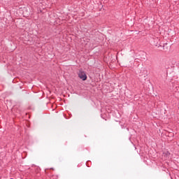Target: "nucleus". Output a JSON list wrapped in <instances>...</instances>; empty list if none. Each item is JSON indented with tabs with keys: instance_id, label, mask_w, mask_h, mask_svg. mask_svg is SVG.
<instances>
[{
	"instance_id": "1",
	"label": "nucleus",
	"mask_w": 179,
	"mask_h": 179,
	"mask_svg": "<svg viewBox=\"0 0 179 179\" xmlns=\"http://www.w3.org/2000/svg\"><path fill=\"white\" fill-rule=\"evenodd\" d=\"M78 78L82 79V80H86L87 79V76H86V73L82 70H80L78 72Z\"/></svg>"
},
{
	"instance_id": "2",
	"label": "nucleus",
	"mask_w": 179,
	"mask_h": 179,
	"mask_svg": "<svg viewBox=\"0 0 179 179\" xmlns=\"http://www.w3.org/2000/svg\"><path fill=\"white\" fill-rule=\"evenodd\" d=\"M165 155H166V156H170V152L167 151V152L165 153Z\"/></svg>"
}]
</instances>
